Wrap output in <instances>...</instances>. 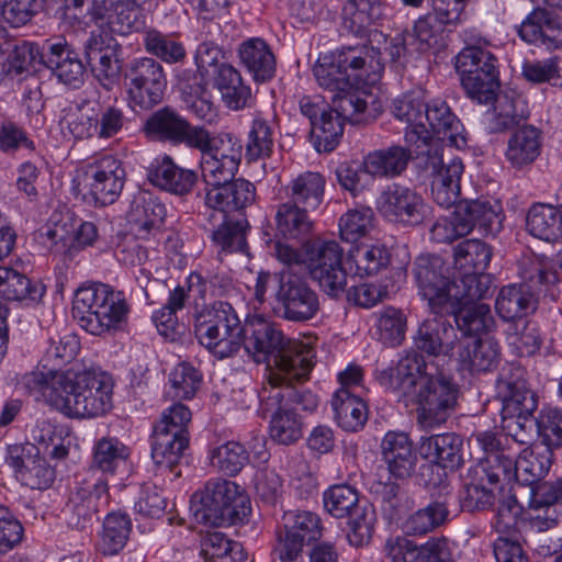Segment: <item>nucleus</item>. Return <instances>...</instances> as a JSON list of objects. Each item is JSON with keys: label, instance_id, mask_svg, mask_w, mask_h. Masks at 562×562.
I'll list each match as a JSON object with an SVG mask.
<instances>
[{"label": "nucleus", "instance_id": "nucleus-1", "mask_svg": "<svg viewBox=\"0 0 562 562\" xmlns=\"http://www.w3.org/2000/svg\"><path fill=\"white\" fill-rule=\"evenodd\" d=\"M424 357L416 351L403 356L396 366L378 371L376 379L398 398L416 404L417 422L424 429L445 423L454 411L459 389L443 374L426 371Z\"/></svg>", "mask_w": 562, "mask_h": 562}, {"label": "nucleus", "instance_id": "nucleus-2", "mask_svg": "<svg viewBox=\"0 0 562 562\" xmlns=\"http://www.w3.org/2000/svg\"><path fill=\"white\" fill-rule=\"evenodd\" d=\"M428 102L420 89L409 91L393 101L394 116L407 125L405 140L415 146L417 165L431 178V195L438 205L453 204L459 194V179L464 166L460 158L445 160L442 147L427 132L424 122Z\"/></svg>", "mask_w": 562, "mask_h": 562}, {"label": "nucleus", "instance_id": "nucleus-3", "mask_svg": "<svg viewBox=\"0 0 562 562\" xmlns=\"http://www.w3.org/2000/svg\"><path fill=\"white\" fill-rule=\"evenodd\" d=\"M113 383L110 376L94 371L61 373L48 387V404L76 418L104 415L112 407Z\"/></svg>", "mask_w": 562, "mask_h": 562}, {"label": "nucleus", "instance_id": "nucleus-4", "mask_svg": "<svg viewBox=\"0 0 562 562\" xmlns=\"http://www.w3.org/2000/svg\"><path fill=\"white\" fill-rule=\"evenodd\" d=\"M243 340L245 351L257 362L273 364L272 370L305 376L313 368L314 350L302 341L286 338L274 324L263 318L246 323Z\"/></svg>", "mask_w": 562, "mask_h": 562}, {"label": "nucleus", "instance_id": "nucleus-5", "mask_svg": "<svg viewBox=\"0 0 562 562\" xmlns=\"http://www.w3.org/2000/svg\"><path fill=\"white\" fill-rule=\"evenodd\" d=\"M519 277L521 282L503 286L495 302L496 312L508 324L526 319V316L537 310L542 290L559 281L551 262L535 255L521 258Z\"/></svg>", "mask_w": 562, "mask_h": 562}, {"label": "nucleus", "instance_id": "nucleus-6", "mask_svg": "<svg viewBox=\"0 0 562 562\" xmlns=\"http://www.w3.org/2000/svg\"><path fill=\"white\" fill-rule=\"evenodd\" d=\"M128 311L123 292L104 283L79 288L72 302V315L80 327L95 336L120 329Z\"/></svg>", "mask_w": 562, "mask_h": 562}, {"label": "nucleus", "instance_id": "nucleus-7", "mask_svg": "<svg viewBox=\"0 0 562 562\" xmlns=\"http://www.w3.org/2000/svg\"><path fill=\"white\" fill-rule=\"evenodd\" d=\"M190 512L198 524L211 527L243 522L250 514L246 491L228 480H211L204 488L192 494Z\"/></svg>", "mask_w": 562, "mask_h": 562}, {"label": "nucleus", "instance_id": "nucleus-8", "mask_svg": "<svg viewBox=\"0 0 562 562\" xmlns=\"http://www.w3.org/2000/svg\"><path fill=\"white\" fill-rule=\"evenodd\" d=\"M246 323L228 302L217 301L194 314V336L218 359L236 355L243 345Z\"/></svg>", "mask_w": 562, "mask_h": 562}, {"label": "nucleus", "instance_id": "nucleus-9", "mask_svg": "<svg viewBox=\"0 0 562 562\" xmlns=\"http://www.w3.org/2000/svg\"><path fill=\"white\" fill-rule=\"evenodd\" d=\"M456 56L454 67L467 94L479 103H488L499 88L496 57L482 38L469 37Z\"/></svg>", "mask_w": 562, "mask_h": 562}, {"label": "nucleus", "instance_id": "nucleus-10", "mask_svg": "<svg viewBox=\"0 0 562 562\" xmlns=\"http://www.w3.org/2000/svg\"><path fill=\"white\" fill-rule=\"evenodd\" d=\"M413 276L418 293L427 301L430 311L441 315L451 311V300L458 297L457 278L439 256L420 255L413 265Z\"/></svg>", "mask_w": 562, "mask_h": 562}, {"label": "nucleus", "instance_id": "nucleus-11", "mask_svg": "<svg viewBox=\"0 0 562 562\" xmlns=\"http://www.w3.org/2000/svg\"><path fill=\"white\" fill-rule=\"evenodd\" d=\"M342 256L344 249L336 240L315 239L304 245V265L312 278L331 297L344 293L347 285Z\"/></svg>", "mask_w": 562, "mask_h": 562}, {"label": "nucleus", "instance_id": "nucleus-12", "mask_svg": "<svg viewBox=\"0 0 562 562\" xmlns=\"http://www.w3.org/2000/svg\"><path fill=\"white\" fill-rule=\"evenodd\" d=\"M274 279V310L280 317L303 323L316 316L319 311L318 295L304 278L283 271Z\"/></svg>", "mask_w": 562, "mask_h": 562}, {"label": "nucleus", "instance_id": "nucleus-13", "mask_svg": "<svg viewBox=\"0 0 562 562\" xmlns=\"http://www.w3.org/2000/svg\"><path fill=\"white\" fill-rule=\"evenodd\" d=\"M109 502L106 481L90 476L76 482L69 490L63 513L68 525L83 529L100 510L108 507Z\"/></svg>", "mask_w": 562, "mask_h": 562}, {"label": "nucleus", "instance_id": "nucleus-14", "mask_svg": "<svg viewBox=\"0 0 562 562\" xmlns=\"http://www.w3.org/2000/svg\"><path fill=\"white\" fill-rule=\"evenodd\" d=\"M131 100L142 109L158 104L167 86L164 68L157 60L144 57L132 60L125 70Z\"/></svg>", "mask_w": 562, "mask_h": 562}, {"label": "nucleus", "instance_id": "nucleus-15", "mask_svg": "<svg viewBox=\"0 0 562 562\" xmlns=\"http://www.w3.org/2000/svg\"><path fill=\"white\" fill-rule=\"evenodd\" d=\"M125 177L122 162L106 155L87 167L83 182L94 204L104 206L114 203L121 195Z\"/></svg>", "mask_w": 562, "mask_h": 562}, {"label": "nucleus", "instance_id": "nucleus-16", "mask_svg": "<svg viewBox=\"0 0 562 562\" xmlns=\"http://www.w3.org/2000/svg\"><path fill=\"white\" fill-rule=\"evenodd\" d=\"M427 204L414 189L392 183L378 196L376 210L386 221L416 225L424 221Z\"/></svg>", "mask_w": 562, "mask_h": 562}, {"label": "nucleus", "instance_id": "nucleus-17", "mask_svg": "<svg viewBox=\"0 0 562 562\" xmlns=\"http://www.w3.org/2000/svg\"><path fill=\"white\" fill-rule=\"evenodd\" d=\"M83 48L93 76L109 88L121 72V45L108 31H91Z\"/></svg>", "mask_w": 562, "mask_h": 562}, {"label": "nucleus", "instance_id": "nucleus-18", "mask_svg": "<svg viewBox=\"0 0 562 562\" xmlns=\"http://www.w3.org/2000/svg\"><path fill=\"white\" fill-rule=\"evenodd\" d=\"M203 200L209 221L217 214L225 220L235 213L243 214L255 202L256 188L243 178L232 179L220 187L205 188Z\"/></svg>", "mask_w": 562, "mask_h": 562}, {"label": "nucleus", "instance_id": "nucleus-19", "mask_svg": "<svg viewBox=\"0 0 562 562\" xmlns=\"http://www.w3.org/2000/svg\"><path fill=\"white\" fill-rule=\"evenodd\" d=\"M42 61L66 87L78 89L83 85L86 66L65 40L47 42L43 47Z\"/></svg>", "mask_w": 562, "mask_h": 562}, {"label": "nucleus", "instance_id": "nucleus-20", "mask_svg": "<svg viewBox=\"0 0 562 562\" xmlns=\"http://www.w3.org/2000/svg\"><path fill=\"white\" fill-rule=\"evenodd\" d=\"M459 338L457 329L442 317L425 319L413 337L417 353L448 359H452Z\"/></svg>", "mask_w": 562, "mask_h": 562}, {"label": "nucleus", "instance_id": "nucleus-21", "mask_svg": "<svg viewBox=\"0 0 562 562\" xmlns=\"http://www.w3.org/2000/svg\"><path fill=\"white\" fill-rule=\"evenodd\" d=\"M241 157V144L234 135L229 143H224L216 151L204 156L200 161L201 177L206 188L220 187L234 179Z\"/></svg>", "mask_w": 562, "mask_h": 562}, {"label": "nucleus", "instance_id": "nucleus-22", "mask_svg": "<svg viewBox=\"0 0 562 562\" xmlns=\"http://www.w3.org/2000/svg\"><path fill=\"white\" fill-rule=\"evenodd\" d=\"M381 457L391 476L397 480L411 477L418 461L409 436L404 431H387L381 440Z\"/></svg>", "mask_w": 562, "mask_h": 562}, {"label": "nucleus", "instance_id": "nucleus-23", "mask_svg": "<svg viewBox=\"0 0 562 562\" xmlns=\"http://www.w3.org/2000/svg\"><path fill=\"white\" fill-rule=\"evenodd\" d=\"M424 122L430 137L440 145L447 142L457 148L467 146L464 127L446 101L436 99L428 102Z\"/></svg>", "mask_w": 562, "mask_h": 562}, {"label": "nucleus", "instance_id": "nucleus-24", "mask_svg": "<svg viewBox=\"0 0 562 562\" xmlns=\"http://www.w3.org/2000/svg\"><path fill=\"white\" fill-rule=\"evenodd\" d=\"M97 31L110 30L113 33L127 34L143 27L140 8L135 0H101L95 11Z\"/></svg>", "mask_w": 562, "mask_h": 562}, {"label": "nucleus", "instance_id": "nucleus-25", "mask_svg": "<svg viewBox=\"0 0 562 562\" xmlns=\"http://www.w3.org/2000/svg\"><path fill=\"white\" fill-rule=\"evenodd\" d=\"M458 196H460V193ZM453 205H457L459 218L469 223V233L475 227L484 235H495L502 229V206L497 201L471 200L458 202L456 200L453 204L443 206V209ZM440 206L442 207V205Z\"/></svg>", "mask_w": 562, "mask_h": 562}, {"label": "nucleus", "instance_id": "nucleus-26", "mask_svg": "<svg viewBox=\"0 0 562 562\" xmlns=\"http://www.w3.org/2000/svg\"><path fill=\"white\" fill-rule=\"evenodd\" d=\"M494 108L486 114L485 128L488 133H503L510 128L521 127L529 117V110L526 101L512 93L497 94L492 100Z\"/></svg>", "mask_w": 562, "mask_h": 562}, {"label": "nucleus", "instance_id": "nucleus-27", "mask_svg": "<svg viewBox=\"0 0 562 562\" xmlns=\"http://www.w3.org/2000/svg\"><path fill=\"white\" fill-rule=\"evenodd\" d=\"M305 376H292L291 372H281V370H270L268 382L263 384L259 392V412L262 416L271 413L290 409V398L294 395V382H304Z\"/></svg>", "mask_w": 562, "mask_h": 562}, {"label": "nucleus", "instance_id": "nucleus-28", "mask_svg": "<svg viewBox=\"0 0 562 562\" xmlns=\"http://www.w3.org/2000/svg\"><path fill=\"white\" fill-rule=\"evenodd\" d=\"M148 180L161 190L177 195H186L198 181V173L194 170L179 167L171 157L164 156L161 159H157L149 169Z\"/></svg>", "mask_w": 562, "mask_h": 562}, {"label": "nucleus", "instance_id": "nucleus-29", "mask_svg": "<svg viewBox=\"0 0 562 562\" xmlns=\"http://www.w3.org/2000/svg\"><path fill=\"white\" fill-rule=\"evenodd\" d=\"M541 131L532 125L524 124L510 134L505 157L513 168L521 169L536 161L541 153Z\"/></svg>", "mask_w": 562, "mask_h": 562}, {"label": "nucleus", "instance_id": "nucleus-30", "mask_svg": "<svg viewBox=\"0 0 562 562\" xmlns=\"http://www.w3.org/2000/svg\"><path fill=\"white\" fill-rule=\"evenodd\" d=\"M240 64L256 82L270 81L276 75V57L270 46L259 37L244 41L238 47Z\"/></svg>", "mask_w": 562, "mask_h": 562}, {"label": "nucleus", "instance_id": "nucleus-31", "mask_svg": "<svg viewBox=\"0 0 562 562\" xmlns=\"http://www.w3.org/2000/svg\"><path fill=\"white\" fill-rule=\"evenodd\" d=\"M462 439L453 432L422 437L419 452L424 459L442 468L456 470L463 463Z\"/></svg>", "mask_w": 562, "mask_h": 562}, {"label": "nucleus", "instance_id": "nucleus-32", "mask_svg": "<svg viewBox=\"0 0 562 562\" xmlns=\"http://www.w3.org/2000/svg\"><path fill=\"white\" fill-rule=\"evenodd\" d=\"M412 159L409 149L393 145L387 148L376 149L367 154L362 166L367 175L374 178L392 179L401 176Z\"/></svg>", "mask_w": 562, "mask_h": 562}, {"label": "nucleus", "instance_id": "nucleus-33", "mask_svg": "<svg viewBox=\"0 0 562 562\" xmlns=\"http://www.w3.org/2000/svg\"><path fill=\"white\" fill-rule=\"evenodd\" d=\"M45 294V286L10 267L0 266V297L25 304L38 303Z\"/></svg>", "mask_w": 562, "mask_h": 562}, {"label": "nucleus", "instance_id": "nucleus-34", "mask_svg": "<svg viewBox=\"0 0 562 562\" xmlns=\"http://www.w3.org/2000/svg\"><path fill=\"white\" fill-rule=\"evenodd\" d=\"M330 405L337 425L346 431L360 430L368 419L366 403L346 387L334 393Z\"/></svg>", "mask_w": 562, "mask_h": 562}, {"label": "nucleus", "instance_id": "nucleus-35", "mask_svg": "<svg viewBox=\"0 0 562 562\" xmlns=\"http://www.w3.org/2000/svg\"><path fill=\"white\" fill-rule=\"evenodd\" d=\"M381 0H347L342 7V24L350 33L362 36L384 16Z\"/></svg>", "mask_w": 562, "mask_h": 562}, {"label": "nucleus", "instance_id": "nucleus-36", "mask_svg": "<svg viewBox=\"0 0 562 562\" xmlns=\"http://www.w3.org/2000/svg\"><path fill=\"white\" fill-rule=\"evenodd\" d=\"M166 425L155 426L151 442V458L160 469L172 470L189 446V436L168 432Z\"/></svg>", "mask_w": 562, "mask_h": 562}, {"label": "nucleus", "instance_id": "nucleus-37", "mask_svg": "<svg viewBox=\"0 0 562 562\" xmlns=\"http://www.w3.org/2000/svg\"><path fill=\"white\" fill-rule=\"evenodd\" d=\"M498 394L503 401L502 415L506 418L521 415H532L538 401L532 391L527 389L521 380H502L498 383Z\"/></svg>", "mask_w": 562, "mask_h": 562}, {"label": "nucleus", "instance_id": "nucleus-38", "mask_svg": "<svg viewBox=\"0 0 562 562\" xmlns=\"http://www.w3.org/2000/svg\"><path fill=\"white\" fill-rule=\"evenodd\" d=\"M443 314L453 315L458 330L465 338L487 331L494 323L491 307L485 303L462 302Z\"/></svg>", "mask_w": 562, "mask_h": 562}, {"label": "nucleus", "instance_id": "nucleus-39", "mask_svg": "<svg viewBox=\"0 0 562 562\" xmlns=\"http://www.w3.org/2000/svg\"><path fill=\"white\" fill-rule=\"evenodd\" d=\"M345 72L352 75V88L362 80V74L371 70L376 72L382 69L380 52L367 46L345 47L331 54Z\"/></svg>", "mask_w": 562, "mask_h": 562}, {"label": "nucleus", "instance_id": "nucleus-40", "mask_svg": "<svg viewBox=\"0 0 562 562\" xmlns=\"http://www.w3.org/2000/svg\"><path fill=\"white\" fill-rule=\"evenodd\" d=\"M274 218L277 232L286 239H303L313 231L308 209L290 201L278 206Z\"/></svg>", "mask_w": 562, "mask_h": 562}, {"label": "nucleus", "instance_id": "nucleus-41", "mask_svg": "<svg viewBox=\"0 0 562 562\" xmlns=\"http://www.w3.org/2000/svg\"><path fill=\"white\" fill-rule=\"evenodd\" d=\"M165 205L148 193L138 194L132 205V220L140 237L160 229L166 216Z\"/></svg>", "mask_w": 562, "mask_h": 562}, {"label": "nucleus", "instance_id": "nucleus-42", "mask_svg": "<svg viewBox=\"0 0 562 562\" xmlns=\"http://www.w3.org/2000/svg\"><path fill=\"white\" fill-rule=\"evenodd\" d=\"M551 467V451L544 448L543 451H535L526 448L516 458L515 480L521 484L529 485L530 491L538 485Z\"/></svg>", "mask_w": 562, "mask_h": 562}, {"label": "nucleus", "instance_id": "nucleus-43", "mask_svg": "<svg viewBox=\"0 0 562 562\" xmlns=\"http://www.w3.org/2000/svg\"><path fill=\"white\" fill-rule=\"evenodd\" d=\"M449 514L446 502L434 501L411 514L403 529L409 536H424L443 526L449 519Z\"/></svg>", "mask_w": 562, "mask_h": 562}, {"label": "nucleus", "instance_id": "nucleus-44", "mask_svg": "<svg viewBox=\"0 0 562 562\" xmlns=\"http://www.w3.org/2000/svg\"><path fill=\"white\" fill-rule=\"evenodd\" d=\"M324 188L325 179L321 173L312 171L301 173L289 186L290 202L315 210L322 203Z\"/></svg>", "mask_w": 562, "mask_h": 562}, {"label": "nucleus", "instance_id": "nucleus-45", "mask_svg": "<svg viewBox=\"0 0 562 562\" xmlns=\"http://www.w3.org/2000/svg\"><path fill=\"white\" fill-rule=\"evenodd\" d=\"M188 120L175 110L166 106L153 113L145 123L148 135L159 140H169L179 144Z\"/></svg>", "mask_w": 562, "mask_h": 562}, {"label": "nucleus", "instance_id": "nucleus-46", "mask_svg": "<svg viewBox=\"0 0 562 562\" xmlns=\"http://www.w3.org/2000/svg\"><path fill=\"white\" fill-rule=\"evenodd\" d=\"M453 258L460 273L485 271L492 258V249L479 239H465L454 247Z\"/></svg>", "mask_w": 562, "mask_h": 562}, {"label": "nucleus", "instance_id": "nucleus-47", "mask_svg": "<svg viewBox=\"0 0 562 562\" xmlns=\"http://www.w3.org/2000/svg\"><path fill=\"white\" fill-rule=\"evenodd\" d=\"M132 522L126 514L110 513L103 521L99 547L104 555L117 554L126 544Z\"/></svg>", "mask_w": 562, "mask_h": 562}, {"label": "nucleus", "instance_id": "nucleus-48", "mask_svg": "<svg viewBox=\"0 0 562 562\" xmlns=\"http://www.w3.org/2000/svg\"><path fill=\"white\" fill-rule=\"evenodd\" d=\"M562 212L549 204H535L530 207L526 223L531 235L544 240L557 238L561 226Z\"/></svg>", "mask_w": 562, "mask_h": 562}, {"label": "nucleus", "instance_id": "nucleus-49", "mask_svg": "<svg viewBox=\"0 0 562 562\" xmlns=\"http://www.w3.org/2000/svg\"><path fill=\"white\" fill-rule=\"evenodd\" d=\"M378 340L390 347L400 346L406 334L407 321L404 313L395 307L387 306L376 314Z\"/></svg>", "mask_w": 562, "mask_h": 562}, {"label": "nucleus", "instance_id": "nucleus-50", "mask_svg": "<svg viewBox=\"0 0 562 562\" xmlns=\"http://www.w3.org/2000/svg\"><path fill=\"white\" fill-rule=\"evenodd\" d=\"M313 72L319 87L333 93L352 89V75L345 72L331 54L321 56Z\"/></svg>", "mask_w": 562, "mask_h": 562}, {"label": "nucleus", "instance_id": "nucleus-51", "mask_svg": "<svg viewBox=\"0 0 562 562\" xmlns=\"http://www.w3.org/2000/svg\"><path fill=\"white\" fill-rule=\"evenodd\" d=\"M345 122L330 109L323 113L311 127V137L317 151H331L344 133Z\"/></svg>", "mask_w": 562, "mask_h": 562}, {"label": "nucleus", "instance_id": "nucleus-52", "mask_svg": "<svg viewBox=\"0 0 562 562\" xmlns=\"http://www.w3.org/2000/svg\"><path fill=\"white\" fill-rule=\"evenodd\" d=\"M506 336L509 345L514 346L520 356L535 355L542 344L539 326L528 319L508 324Z\"/></svg>", "mask_w": 562, "mask_h": 562}, {"label": "nucleus", "instance_id": "nucleus-53", "mask_svg": "<svg viewBox=\"0 0 562 562\" xmlns=\"http://www.w3.org/2000/svg\"><path fill=\"white\" fill-rule=\"evenodd\" d=\"M232 136L234 135L228 132H222L214 135L204 126L192 125L188 121L179 144H183L191 149L198 150L201 153L203 158L212 151H216V148L224 145V143H229Z\"/></svg>", "mask_w": 562, "mask_h": 562}, {"label": "nucleus", "instance_id": "nucleus-54", "mask_svg": "<svg viewBox=\"0 0 562 562\" xmlns=\"http://www.w3.org/2000/svg\"><path fill=\"white\" fill-rule=\"evenodd\" d=\"M282 526L307 544L317 541L322 537V520L316 513L310 510H290L284 513Z\"/></svg>", "mask_w": 562, "mask_h": 562}, {"label": "nucleus", "instance_id": "nucleus-55", "mask_svg": "<svg viewBox=\"0 0 562 562\" xmlns=\"http://www.w3.org/2000/svg\"><path fill=\"white\" fill-rule=\"evenodd\" d=\"M325 509L336 518H345L361 504L358 491L349 484H336L323 493Z\"/></svg>", "mask_w": 562, "mask_h": 562}, {"label": "nucleus", "instance_id": "nucleus-56", "mask_svg": "<svg viewBox=\"0 0 562 562\" xmlns=\"http://www.w3.org/2000/svg\"><path fill=\"white\" fill-rule=\"evenodd\" d=\"M222 224L212 233L213 243L225 252H245L247 249L246 229L248 222L245 218L232 221L222 220Z\"/></svg>", "mask_w": 562, "mask_h": 562}, {"label": "nucleus", "instance_id": "nucleus-57", "mask_svg": "<svg viewBox=\"0 0 562 562\" xmlns=\"http://www.w3.org/2000/svg\"><path fill=\"white\" fill-rule=\"evenodd\" d=\"M202 552L214 562H246L247 554L239 542L232 541L222 532H212L203 541Z\"/></svg>", "mask_w": 562, "mask_h": 562}, {"label": "nucleus", "instance_id": "nucleus-58", "mask_svg": "<svg viewBox=\"0 0 562 562\" xmlns=\"http://www.w3.org/2000/svg\"><path fill=\"white\" fill-rule=\"evenodd\" d=\"M477 460L480 464L475 469V474L483 475L490 484L515 479L516 458L504 450L488 457H477Z\"/></svg>", "mask_w": 562, "mask_h": 562}, {"label": "nucleus", "instance_id": "nucleus-59", "mask_svg": "<svg viewBox=\"0 0 562 562\" xmlns=\"http://www.w3.org/2000/svg\"><path fill=\"white\" fill-rule=\"evenodd\" d=\"M128 448L115 438H102L94 447L93 464L105 473H114L126 464Z\"/></svg>", "mask_w": 562, "mask_h": 562}, {"label": "nucleus", "instance_id": "nucleus-60", "mask_svg": "<svg viewBox=\"0 0 562 562\" xmlns=\"http://www.w3.org/2000/svg\"><path fill=\"white\" fill-rule=\"evenodd\" d=\"M492 286L491 277L484 271L461 272L457 282L458 297L451 300V308L459 303H479L488 295Z\"/></svg>", "mask_w": 562, "mask_h": 562}, {"label": "nucleus", "instance_id": "nucleus-61", "mask_svg": "<svg viewBox=\"0 0 562 562\" xmlns=\"http://www.w3.org/2000/svg\"><path fill=\"white\" fill-rule=\"evenodd\" d=\"M248 460L247 450L236 441H228L215 448L211 453L212 465L231 476L238 474Z\"/></svg>", "mask_w": 562, "mask_h": 562}, {"label": "nucleus", "instance_id": "nucleus-62", "mask_svg": "<svg viewBox=\"0 0 562 562\" xmlns=\"http://www.w3.org/2000/svg\"><path fill=\"white\" fill-rule=\"evenodd\" d=\"M34 449V446L29 448V460H26L24 469L21 470L19 480L32 490H46L55 480V470L44 458L37 453L32 454Z\"/></svg>", "mask_w": 562, "mask_h": 562}, {"label": "nucleus", "instance_id": "nucleus-63", "mask_svg": "<svg viewBox=\"0 0 562 562\" xmlns=\"http://www.w3.org/2000/svg\"><path fill=\"white\" fill-rule=\"evenodd\" d=\"M303 423L293 408L271 415L269 432L273 441L280 445H292L303 435Z\"/></svg>", "mask_w": 562, "mask_h": 562}, {"label": "nucleus", "instance_id": "nucleus-64", "mask_svg": "<svg viewBox=\"0 0 562 562\" xmlns=\"http://www.w3.org/2000/svg\"><path fill=\"white\" fill-rule=\"evenodd\" d=\"M202 375L190 363L178 364L169 375V394L177 400L192 398L200 387Z\"/></svg>", "mask_w": 562, "mask_h": 562}]
</instances>
